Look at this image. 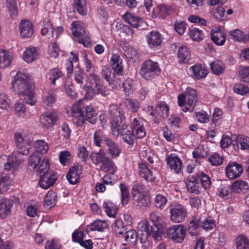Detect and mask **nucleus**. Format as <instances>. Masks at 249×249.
Listing matches in <instances>:
<instances>
[{
  "label": "nucleus",
  "instance_id": "obj_61",
  "mask_svg": "<svg viewBox=\"0 0 249 249\" xmlns=\"http://www.w3.org/2000/svg\"><path fill=\"white\" fill-rule=\"evenodd\" d=\"M167 202L166 197L162 195L158 194L155 199L154 206L160 210L162 209Z\"/></svg>",
  "mask_w": 249,
  "mask_h": 249
},
{
  "label": "nucleus",
  "instance_id": "obj_51",
  "mask_svg": "<svg viewBox=\"0 0 249 249\" xmlns=\"http://www.w3.org/2000/svg\"><path fill=\"white\" fill-rule=\"evenodd\" d=\"M93 90L95 94H101L103 96H107L110 94V89L103 85V82L95 85Z\"/></svg>",
  "mask_w": 249,
  "mask_h": 249
},
{
  "label": "nucleus",
  "instance_id": "obj_28",
  "mask_svg": "<svg viewBox=\"0 0 249 249\" xmlns=\"http://www.w3.org/2000/svg\"><path fill=\"white\" fill-rule=\"evenodd\" d=\"M102 76L105 79L109 84L111 86L115 83L118 84V82L115 77V73H112L111 69L108 67H104L102 70Z\"/></svg>",
  "mask_w": 249,
  "mask_h": 249
},
{
  "label": "nucleus",
  "instance_id": "obj_29",
  "mask_svg": "<svg viewBox=\"0 0 249 249\" xmlns=\"http://www.w3.org/2000/svg\"><path fill=\"white\" fill-rule=\"evenodd\" d=\"M170 7L165 4L159 5L154 10L152 17L156 18L158 17L160 18H164L166 16L169 14Z\"/></svg>",
  "mask_w": 249,
  "mask_h": 249
},
{
  "label": "nucleus",
  "instance_id": "obj_4",
  "mask_svg": "<svg viewBox=\"0 0 249 249\" xmlns=\"http://www.w3.org/2000/svg\"><path fill=\"white\" fill-rule=\"evenodd\" d=\"M92 163L96 165H101L105 172L112 171L114 164L110 158L106 156L105 152L100 149L98 152H92L90 156Z\"/></svg>",
  "mask_w": 249,
  "mask_h": 249
},
{
  "label": "nucleus",
  "instance_id": "obj_40",
  "mask_svg": "<svg viewBox=\"0 0 249 249\" xmlns=\"http://www.w3.org/2000/svg\"><path fill=\"white\" fill-rule=\"evenodd\" d=\"M125 107L131 112L136 113L141 107L140 103L136 99L127 98L124 100Z\"/></svg>",
  "mask_w": 249,
  "mask_h": 249
},
{
  "label": "nucleus",
  "instance_id": "obj_44",
  "mask_svg": "<svg viewBox=\"0 0 249 249\" xmlns=\"http://www.w3.org/2000/svg\"><path fill=\"white\" fill-rule=\"evenodd\" d=\"M104 132L101 129L96 130L94 134L93 142L94 144L98 147L101 146L102 142H105L107 145V140H110L104 134Z\"/></svg>",
  "mask_w": 249,
  "mask_h": 249
},
{
  "label": "nucleus",
  "instance_id": "obj_23",
  "mask_svg": "<svg viewBox=\"0 0 249 249\" xmlns=\"http://www.w3.org/2000/svg\"><path fill=\"white\" fill-rule=\"evenodd\" d=\"M123 18L126 22L135 28H138L141 26L143 21L141 18L128 12H126L123 16Z\"/></svg>",
  "mask_w": 249,
  "mask_h": 249
},
{
  "label": "nucleus",
  "instance_id": "obj_42",
  "mask_svg": "<svg viewBox=\"0 0 249 249\" xmlns=\"http://www.w3.org/2000/svg\"><path fill=\"white\" fill-rule=\"evenodd\" d=\"M235 244L236 249H249V239L243 234L236 238Z\"/></svg>",
  "mask_w": 249,
  "mask_h": 249
},
{
  "label": "nucleus",
  "instance_id": "obj_50",
  "mask_svg": "<svg viewBox=\"0 0 249 249\" xmlns=\"http://www.w3.org/2000/svg\"><path fill=\"white\" fill-rule=\"evenodd\" d=\"M196 178L201 183L202 187L205 189L209 188L211 184V181L210 177L203 172H198L196 174Z\"/></svg>",
  "mask_w": 249,
  "mask_h": 249
},
{
  "label": "nucleus",
  "instance_id": "obj_15",
  "mask_svg": "<svg viewBox=\"0 0 249 249\" xmlns=\"http://www.w3.org/2000/svg\"><path fill=\"white\" fill-rule=\"evenodd\" d=\"M19 28L20 35L23 38L31 37L34 34V26L28 20H21L19 25Z\"/></svg>",
  "mask_w": 249,
  "mask_h": 249
},
{
  "label": "nucleus",
  "instance_id": "obj_49",
  "mask_svg": "<svg viewBox=\"0 0 249 249\" xmlns=\"http://www.w3.org/2000/svg\"><path fill=\"white\" fill-rule=\"evenodd\" d=\"M124 233L125 234L124 236V241L127 244L133 245L136 243L137 237H138V234H137L135 230L126 231Z\"/></svg>",
  "mask_w": 249,
  "mask_h": 249
},
{
  "label": "nucleus",
  "instance_id": "obj_12",
  "mask_svg": "<svg viewBox=\"0 0 249 249\" xmlns=\"http://www.w3.org/2000/svg\"><path fill=\"white\" fill-rule=\"evenodd\" d=\"M57 120L58 114L55 111H47L40 117L42 126L47 129L53 126Z\"/></svg>",
  "mask_w": 249,
  "mask_h": 249
},
{
  "label": "nucleus",
  "instance_id": "obj_27",
  "mask_svg": "<svg viewBox=\"0 0 249 249\" xmlns=\"http://www.w3.org/2000/svg\"><path fill=\"white\" fill-rule=\"evenodd\" d=\"M107 150L109 156L112 159L118 157L121 152L119 145L112 140H107Z\"/></svg>",
  "mask_w": 249,
  "mask_h": 249
},
{
  "label": "nucleus",
  "instance_id": "obj_43",
  "mask_svg": "<svg viewBox=\"0 0 249 249\" xmlns=\"http://www.w3.org/2000/svg\"><path fill=\"white\" fill-rule=\"evenodd\" d=\"M197 181V178L194 177L193 176H189L187 178L186 183V187L188 191L190 193L198 194L199 191L196 185Z\"/></svg>",
  "mask_w": 249,
  "mask_h": 249
},
{
  "label": "nucleus",
  "instance_id": "obj_59",
  "mask_svg": "<svg viewBox=\"0 0 249 249\" xmlns=\"http://www.w3.org/2000/svg\"><path fill=\"white\" fill-rule=\"evenodd\" d=\"M38 166V168L36 173L38 175L42 173H44L47 172H49L48 171L50 167L49 159L47 157H45Z\"/></svg>",
  "mask_w": 249,
  "mask_h": 249
},
{
  "label": "nucleus",
  "instance_id": "obj_9",
  "mask_svg": "<svg viewBox=\"0 0 249 249\" xmlns=\"http://www.w3.org/2000/svg\"><path fill=\"white\" fill-rule=\"evenodd\" d=\"M166 233L169 238L174 243H180L184 240L186 229L181 224L175 225L168 228Z\"/></svg>",
  "mask_w": 249,
  "mask_h": 249
},
{
  "label": "nucleus",
  "instance_id": "obj_46",
  "mask_svg": "<svg viewBox=\"0 0 249 249\" xmlns=\"http://www.w3.org/2000/svg\"><path fill=\"white\" fill-rule=\"evenodd\" d=\"M86 120L89 123L94 124L97 120V114L91 105L87 106L85 107Z\"/></svg>",
  "mask_w": 249,
  "mask_h": 249
},
{
  "label": "nucleus",
  "instance_id": "obj_39",
  "mask_svg": "<svg viewBox=\"0 0 249 249\" xmlns=\"http://www.w3.org/2000/svg\"><path fill=\"white\" fill-rule=\"evenodd\" d=\"M38 53L35 47H29L26 49L23 54V58L27 63H31L37 59Z\"/></svg>",
  "mask_w": 249,
  "mask_h": 249
},
{
  "label": "nucleus",
  "instance_id": "obj_30",
  "mask_svg": "<svg viewBox=\"0 0 249 249\" xmlns=\"http://www.w3.org/2000/svg\"><path fill=\"white\" fill-rule=\"evenodd\" d=\"M138 169L140 176L146 181H152L155 178L153 173L147 168L146 164H139Z\"/></svg>",
  "mask_w": 249,
  "mask_h": 249
},
{
  "label": "nucleus",
  "instance_id": "obj_36",
  "mask_svg": "<svg viewBox=\"0 0 249 249\" xmlns=\"http://www.w3.org/2000/svg\"><path fill=\"white\" fill-rule=\"evenodd\" d=\"M178 57L180 63H187L191 58V53L189 49L186 46H181L178 49Z\"/></svg>",
  "mask_w": 249,
  "mask_h": 249
},
{
  "label": "nucleus",
  "instance_id": "obj_34",
  "mask_svg": "<svg viewBox=\"0 0 249 249\" xmlns=\"http://www.w3.org/2000/svg\"><path fill=\"white\" fill-rule=\"evenodd\" d=\"M132 201L134 205L140 208L146 207L149 204L148 198L145 195L132 196Z\"/></svg>",
  "mask_w": 249,
  "mask_h": 249
},
{
  "label": "nucleus",
  "instance_id": "obj_18",
  "mask_svg": "<svg viewBox=\"0 0 249 249\" xmlns=\"http://www.w3.org/2000/svg\"><path fill=\"white\" fill-rule=\"evenodd\" d=\"M81 167L79 165H73L67 174V178L70 184H75L80 180Z\"/></svg>",
  "mask_w": 249,
  "mask_h": 249
},
{
  "label": "nucleus",
  "instance_id": "obj_5",
  "mask_svg": "<svg viewBox=\"0 0 249 249\" xmlns=\"http://www.w3.org/2000/svg\"><path fill=\"white\" fill-rule=\"evenodd\" d=\"M160 69L157 62L151 59L145 60L140 70L141 76L146 80H151L160 74Z\"/></svg>",
  "mask_w": 249,
  "mask_h": 249
},
{
  "label": "nucleus",
  "instance_id": "obj_10",
  "mask_svg": "<svg viewBox=\"0 0 249 249\" xmlns=\"http://www.w3.org/2000/svg\"><path fill=\"white\" fill-rule=\"evenodd\" d=\"M16 145L19 149V152L22 155H28L30 152L31 144L29 140L25 139L21 132H17L15 134Z\"/></svg>",
  "mask_w": 249,
  "mask_h": 249
},
{
  "label": "nucleus",
  "instance_id": "obj_7",
  "mask_svg": "<svg viewBox=\"0 0 249 249\" xmlns=\"http://www.w3.org/2000/svg\"><path fill=\"white\" fill-rule=\"evenodd\" d=\"M72 33L77 41L84 46L88 47L90 43L89 38L85 31V27L80 21L73 22Z\"/></svg>",
  "mask_w": 249,
  "mask_h": 249
},
{
  "label": "nucleus",
  "instance_id": "obj_62",
  "mask_svg": "<svg viewBox=\"0 0 249 249\" xmlns=\"http://www.w3.org/2000/svg\"><path fill=\"white\" fill-rule=\"evenodd\" d=\"M215 226V221L212 219L205 218L203 220H201V228L204 230H211Z\"/></svg>",
  "mask_w": 249,
  "mask_h": 249
},
{
  "label": "nucleus",
  "instance_id": "obj_57",
  "mask_svg": "<svg viewBox=\"0 0 249 249\" xmlns=\"http://www.w3.org/2000/svg\"><path fill=\"white\" fill-rule=\"evenodd\" d=\"M133 80L132 78L127 77L123 83V88L126 96H129L133 92Z\"/></svg>",
  "mask_w": 249,
  "mask_h": 249
},
{
  "label": "nucleus",
  "instance_id": "obj_13",
  "mask_svg": "<svg viewBox=\"0 0 249 249\" xmlns=\"http://www.w3.org/2000/svg\"><path fill=\"white\" fill-rule=\"evenodd\" d=\"M57 178V174L53 171L47 172L41 176L38 184L41 188L47 189L54 184Z\"/></svg>",
  "mask_w": 249,
  "mask_h": 249
},
{
  "label": "nucleus",
  "instance_id": "obj_56",
  "mask_svg": "<svg viewBox=\"0 0 249 249\" xmlns=\"http://www.w3.org/2000/svg\"><path fill=\"white\" fill-rule=\"evenodd\" d=\"M189 35L194 40L197 41L202 40L204 36L201 30L194 27H192L189 30Z\"/></svg>",
  "mask_w": 249,
  "mask_h": 249
},
{
  "label": "nucleus",
  "instance_id": "obj_8",
  "mask_svg": "<svg viewBox=\"0 0 249 249\" xmlns=\"http://www.w3.org/2000/svg\"><path fill=\"white\" fill-rule=\"evenodd\" d=\"M138 238L143 249H148L151 246V242L148 240L149 222L146 220H142L138 224Z\"/></svg>",
  "mask_w": 249,
  "mask_h": 249
},
{
  "label": "nucleus",
  "instance_id": "obj_47",
  "mask_svg": "<svg viewBox=\"0 0 249 249\" xmlns=\"http://www.w3.org/2000/svg\"><path fill=\"white\" fill-rule=\"evenodd\" d=\"M156 112L160 117L166 119L169 115V107L164 102L160 103L156 107Z\"/></svg>",
  "mask_w": 249,
  "mask_h": 249
},
{
  "label": "nucleus",
  "instance_id": "obj_38",
  "mask_svg": "<svg viewBox=\"0 0 249 249\" xmlns=\"http://www.w3.org/2000/svg\"><path fill=\"white\" fill-rule=\"evenodd\" d=\"M57 195L55 192L49 191L44 198V207L50 209L53 207L57 202Z\"/></svg>",
  "mask_w": 249,
  "mask_h": 249
},
{
  "label": "nucleus",
  "instance_id": "obj_16",
  "mask_svg": "<svg viewBox=\"0 0 249 249\" xmlns=\"http://www.w3.org/2000/svg\"><path fill=\"white\" fill-rule=\"evenodd\" d=\"M146 39L150 48L159 46L162 41V35L157 31H152L146 36Z\"/></svg>",
  "mask_w": 249,
  "mask_h": 249
},
{
  "label": "nucleus",
  "instance_id": "obj_24",
  "mask_svg": "<svg viewBox=\"0 0 249 249\" xmlns=\"http://www.w3.org/2000/svg\"><path fill=\"white\" fill-rule=\"evenodd\" d=\"M167 162L170 168L176 173L180 172L182 161L178 157L173 155L169 156L167 159Z\"/></svg>",
  "mask_w": 249,
  "mask_h": 249
},
{
  "label": "nucleus",
  "instance_id": "obj_11",
  "mask_svg": "<svg viewBox=\"0 0 249 249\" xmlns=\"http://www.w3.org/2000/svg\"><path fill=\"white\" fill-rule=\"evenodd\" d=\"M20 164V160L14 155L10 156L4 163L3 162V159L0 158V167L3 166L4 171L8 172L9 174H13L17 170Z\"/></svg>",
  "mask_w": 249,
  "mask_h": 249
},
{
  "label": "nucleus",
  "instance_id": "obj_6",
  "mask_svg": "<svg viewBox=\"0 0 249 249\" xmlns=\"http://www.w3.org/2000/svg\"><path fill=\"white\" fill-rule=\"evenodd\" d=\"M169 211L171 220L174 223L182 222L187 216L186 207L178 203L171 204Z\"/></svg>",
  "mask_w": 249,
  "mask_h": 249
},
{
  "label": "nucleus",
  "instance_id": "obj_41",
  "mask_svg": "<svg viewBox=\"0 0 249 249\" xmlns=\"http://www.w3.org/2000/svg\"><path fill=\"white\" fill-rule=\"evenodd\" d=\"M12 205L9 200L3 199L0 202V217L5 218L11 213Z\"/></svg>",
  "mask_w": 249,
  "mask_h": 249
},
{
  "label": "nucleus",
  "instance_id": "obj_2",
  "mask_svg": "<svg viewBox=\"0 0 249 249\" xmlns=\"http://www.w3.org/2000/svg\"><path fill=\"white\" fill-rule=\"evenodd\" d=\"M108 111L112 117L110 123L112 134L114 138H117L119 136V132L123 129L128 127L126 123V117L122 109L116 105H110Z\"/></svg>",
  "mask_w": 249,
  "mask_h": 249
},
{
  "label": "nucleus",
  "instance_id": "obj_37",
  "mask_svg": "<svg viewBox=\"0 0 249 249\" xmlns=\"http://www.w3.org/2000/svg\"><path fill=\"white\" fill-rule=\"evenodd\" d=\"M103 208L107 215L109 217L115 218L117 214L118 209L116 206L110 201H104L103 204Z\"/></svg>",
  "mask_w": 249,
  "mask_h": 249
},
{
  "label": "nucleus",
  "instance_id": "obj_31",
  "mask_svg": "<svg viewBox=\"0 0 249 249\" xmlns=\"http://www.w3.org/2000/svg\"><path fill=\"white\" fill-rule=\"evenodd\" d=\"M13 183V179L8 175L2 173L0 175V191L4 193L10 189Z\"/></svg>",
  "mask_w": 249,
  "mask_h": 249
},
{
  "label": "nucleus",
  "instance_id": "obj_33",
  "mask_svg": "<svg viewBox=\"0 0 249 249\" xmlns=\"http://www.w3.org/2000/svg\"><path fill=\"white\" fill-rule=\"evenodd\" d=\"M232 190L237 193H246L249 189V185L246 181L237 180L232 183Z\"/></svg>",
  "mask_w": 249,
  "mask_h": 249
},
{
  "label": "nucleus",
  "instance_id": "obj_54",
  "mask_svg": "<svg viewBox=\"0 0 249 249\" xmlns=\"http://www.w3.org/2000/svg\"><path fill=\"white\" fill-rule=\"evenodd\" d=\"M62 72L59 69L54 68L47 73V76L51 83L55 85L56 80L62 76Z\"/></svg>",
  "mask_w": 249,
  "mask_h": 249
},
{
  "label": "nucleus",
  "instance_id": "obj_21",
  "mask_svg": "<svg viewBox=\"0 0 249 249\" xmlns=\"http://www.w3.org/2000/svg\"><path fill=\"white\" fill-rule=\"evenodd\" d=\"M119 135L122 137L124 142L129 145L134 143L136 139L135 135L132 130L128 129V127L123 129L119 132Z\"/></svg>",
  "mask_w": 249,
  "mask_h": 249
},
{
  "label": "nucleus",
  "instance_id": "obj_22",
  "mask_svg": "<svg viewBox=\"0 0 249 249\" xmlns=\"http://www.w3.org/2000/svg\"><path fill=\"white\" fill-rule=\"evenodd\" d=\"M5 7L12 19H16L18 15V10L17 0H5Z\"/></svg>",
  "mask_w": 249,
  "mask_h": 249
},
{
  "label": "nucleus",
  "instance_id": "obj_60",
  "mask_svg": "<svg viewBox=\"0 0 249 249\" xmlns=\"http://www.w3.org/2000/svg\"><path fill=\"white\" fill-rule=\"evenodd\" d=\"M74 4L76 10L80 14H87V8L85 0H74Z\"/></svg>",
  "mask_w": 249,
  "mask_h": 249
},
{
  "label": "nucleus",
  "instance_id": "obj_14",
  "mask_svg": "<svg viewBox=\"0 0 249 249\" xmlns=\"http://www.w3.org/2000/svg\"><path fill=\"white\" fill-rule=\"evenodd\" d=\"M243 171L242 166L236 162L229 163L226 168V175L231 179L239 177Z\"/></svg>",
  "mask_w": 249,
  "mask_h": 249
},
{
  "label": "nucleus",
  "instance_id": "obj_25",
  "mask_svg": "<svg viewBox=\"0 0 249 249\" xmlns=\"http://www.w3.org/2000/svg\"><path fill=\"white\" fill-rule=\"evenodd\" d=\"M211 39L215 44L222 46L226 41V34L223 30L216 29L213 31Z\"/></svg>",
  "mask_w": 249,
  "mask_h": 249
},
{
  "label": "nucleus",
  "instance_id": "obj_53",
  "mask_svg": "<svg viewBox=\"0 0 249 249\" xmlns=\"http://www.w3.org/2000/svg\"><path fill=\"white\" fill-rule=\"evenodd\" d=\"M120 188L121 192V202L123 205H126L129 200V191L127 187L124 184H120Z\"/></svg>",
  "mask_w": 249,
  "mask_h": 249
},
{
  "label": "nucleus",
  "instance_id": "obj_3",
  "mask_svg": "<svg viewBox=\"0 0 249 249\" xmlns=\"http://www.w3.org/2000/svg\"><path fill=\"white\" fill-rule=\"evenodd\" d=\"M178 104L184 112H192L197 100V92L195 89L188 87L186 89L185 95L180 94L178 96Z\"/></svg>",
  "mask_w": 249,
  "mask_h": 249
},
{
  "label": "nucleus",
  "instance_id": "obj_55",
  "mask_svg": "<svg viewBox=\"0 0 249 249\" xmlns=\"http://www.w3.org/2000/svg\"><path fill=\"white\" fill-rule=\"evenodd\" d=\"M42 156L39 152H34L30 157L28 163L29 165L33 168H36L40 162Z\"/></svg>",
  "mask_w": 249,
  "mask_h": 249
},
{
  "label": "nucleus",
  "instance_id": "obj_32",
  "mask_svg": "<svg viewBox=\"0 0 249 249\" xmlns=\"http://www.w3.org/2000/svg\"><path fill=\"white\" fill-rule=\"evenodd\" d=\"M191 69L193 73L194 77L197 79L205 77L208 73L207 70L203 68L201 64H195Z\"/></svg>",
  "mask_w": 249,
  "mask_h": 249
},
{
  "label": "nucleus",
  "instance_id": "obj_45",
  "mask_svg": "<svg viewBox=\"0 0 249 249\" xmlns=\"http://www.w3.org/2000/svg\"><path fill=\"white\" fill-rule=\"evenodd\" d=\"M199 227H201L200 218L198 216L193 217L189 224V233L191 236L196 235L195 231Z\"/></svg>",
  "mask_w": 249,
  "mask_h": 249
},
{
  "label": "nucleus",
  "instance_id": "obj_26",
  "mask_svg": "<svg viewBox=\"0 0 249 249\" xmlns=\"http://www.w3.org/2000/svg\"><path fill=\"white\" fill-rule=\"evenodd\" d=\"M107 228V224L105 221L97 220L88 225L86 231L88 232L93 231H103Z\"/></svg>",
  "mask_w": 249,
  "mask_h": 249
},
{
  "label": "nucleus",
  "instance_id": "obj_48",
  "mask_svg": "<svg viewBox=\"0 0 249 249\" xmlns=\"http://www.w3.org/2000/svg\"><path fill=\"white\" fill-rule=\"evenodd\" d=\"M34 145L36 149L35 152H39L41 155L46 154L49 149L47 143L42 140L36 141L34 142Z\"/></svg>",
  "mask_w": 249,
  "mask_h": 249
},
{
  "label": "nucleus",
  "instance_id": "obj_35",
  "mask_svg": "<svg viewBox=\"0 0 249 249\" xmlns=\"http://www.w3.org/2000/svg\"><path fill=\"white\" fill-rule=\"evenodd\" d=\"M112 230L117 237H121L127 231L126 226L121 219L116 220L112 225Z\"/></svg>",
  "mask_w": 249,
  "mask_h": 249
},
{
  "label": "nucleus",
  "instance_id": "obj_19",
  "mask_svg": "<svg viewBox=\"0 0 249 249\" xmlns=\"http://www.w3.org/2000/svg\"><path fill=\"white\" fill-rule=\"evenodd\" d=\"M123 60L120 58L118 54H113L110 59V64L115 73L119 75L123 73L124 67Z\"/></svg>",
  "mask_w": 249,
  "mask_h": 249
},
{
  "label": "nucleus",
  "instance_id": "obj_52",
  "mask_svg": "<svg viewBox=\"0 0 249 249\" xmlns=\"http://www.w3.org/2000/svg\"><path fill=\"white\" fill-rule=\"evenodd\" d=\"M56 101V97L53 91L44 92L42 96V102L45 106H51Z\"/></svg>",
  "mask_w": 249,
  "mask_h": 249
},
{
  "label": "nucleus",
  "instance_id": "obj_64",
  "mask_svg": "<svg viewBox=\"0 0 249 249\" xmlns=\"http://www.w3.org/2000/svg\"><path fill=\"white\" fill-rule=\"evenodd\" d=\"M195 117L196 120L200 123H208L210 121V115L206 111L196 112Z\"/></svg>",
  "mask_w": 249,
  "mask_h": 249
},
{
  "label": "nucleus",
  "instance_id": "obj_58",
  "mask_svg": "<svg viewBox=\"0 0 249 249\" xmlns=\"http://www.w3.org/2000/svg\"><path fill=\"white\" fill-rule=\"evenodd\" d=\"M146 191V187L141 183L134 184L131 189L132 196L139 195H144Z\"/></svg>",
  "mask_w": 249,
  "mask_h": 249
},
{
  "label": "nucleus",
  "instance_id": "obj_17",
  "mask_svg": "<svg viewBox=\"0 0 249 249\" xmlns=\"http://www.w3.org/2000/svg\"><path fill=\"white\" fill-rule=\"evenodd\" d=\"M39 25L42 27L41 33L42 36H46L49 39L54 37V29L51 21L48 18H45L39 22Z\"/></svg>",
  "mask_w": 249,
  "mask_h": 249
},
{
  "label": "nucleus",
  "instance_id": "obj_1",
  "mask_svg": "<svg viewBox=\"0 0 249 249\" xmlns=\"http://www.w3.org/2000/svg\"><path fill=\"white\" fill-rule=\"evenodd\" d=\"M13 90L23 97L25 102L31 106L36 104V99L32 89L29 76L25 73L18 72L12 81Z\"/></svg>",
  "mask_w": 249,
  "mask_h": 249
},
{
  "label": "nucleus",
  "instance_id": "obj_63",
  "mask_svg": "<svg viewBox=\"0 0 249 249\" xmlns=\"http://www.w3.org/2000/svg\"><path fill=\"white\" fill-rule=\"evenodd\" d=\"M211 69L215 74L218 75L222 73L224 71V67L221 62L215 61L211 64Z\"/></svg>",
  "mask_w": 249,
  "mask_h": 249
},
{
  "label": "nucleus",
  "instance_id": "obj_20",
  "mask_svg": "<svg viewBox=\"0 0 249 249\" xmlns=\"http://www.w3.org/2000/svg\"><path fill=\"white\" fill-rule=\"evenodd\" d=\"M13 59V55L10 52L0 49V68L4 69L10 66Z\"/></svg>",
  "mask_w": 249,
  "mask_h": 249
}]
</instances>
